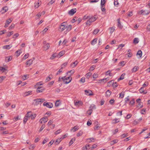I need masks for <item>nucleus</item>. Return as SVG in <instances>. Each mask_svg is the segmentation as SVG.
I'll list each match as a JSON object with an SVG mask.
<instances>
[{"label": "nucleus", "instance_id": "obj_41", "mask_svg": "<svg viewBox=\"0 0 150 150\" xmlns=\"http://www.w3.org/2000/svg\"><path fill=\"white\" fill-rule=\"evenodd\" d=\"M12 20L11 18H10L9 19L7 20L6 21V23L8 25L12 21Z\"/></svg>", "mask_w": 150, "mask_h": 150}, {"label": "nucleus", "instance_id": "obj_11", "mask_svg": "<svg viewBox=\"0 0 150 150\" xmlns=\"http://www.w3.org/2000/svg\"><path fill=\"white\" fill-rule=\"evenodd\" d=\"M71 29V25H69L66 26V31H65V33H66L70 31Z\"/></svg>", "mask_w": 150, "mask_h": 150}, {"label": "nucleus", "instance_id": "obj_18", "mask_svg": "<svg viewBox=\"0 0 150 150\" xmlns=\"http://www.w3.org/2000/svg\"><path fill=\"white\" fill-rule=\"evenodd\" d=\"M78 63V62L77 60H76L73 63L71 64V66L72 67H74L76 66L77 64Z\"/></svg>", "mask_w": 150, "mask_h": 150}, {"label": "nucleus", "instance_id": "obj_54", "mask_svg": "<svg viewBox=\"0 0 150 150\" xmlns=\"http://www.w3.org/2000/svg\"><path fill=\"white\" fill-rule=\"evenodd\" d=\"M137 107L139 108H141L143 107V104H142V103L141 102L138 103L137 105Z\"/></svg>", "mask_w": 150, "mask_h": 150}, {"label": "nucleus", "instance_id": "obj_50", "mask_svg": "<svg viewBox=\"0 0 150 150\" xmlns=\"http://www.w3.org/2000/svg\"><path fill=\"white\" fill-rule=\"evenodd\" d=\"M96 66L94 65H93L92 66H91L90 69H89V70L90 71H93V70L95 68Z\"/></svg>", "mask_w": 150, "mask_h": 150}, {"label": "nucleus", "instance_id": "obj_61", "mask_svg": "<svg viewBox=\"0 0 150 150\" xmlns=\"http://www.w3.org/2000/svg\"><path fill=\"white\" fill-rule=\"evenodd\" d=\"M124 46V45L123 44H121L119 45L118 46V48H120V49H122V48Z\"/></svg>", "mask_w": 150, "mask_h": 150}, {"label": "nucleus", "instance_id": "obj_15", "mask_svg": "<svg viewBox=\"0 0 150 150\" xmlns=\"http://www.w3.org/2000/svg\"><path fill=\"white\" fill-rule=\"evenodd\" d=\"M139 69V67L138 66H135L132 69L131 71L132 72H135Z\"/></svg>", "mask_w": 150, "mask_h": 150}, {"label": "nucleus", "instance_id": "obj_6", "mask_svg": "<svg viewBox=\"0 0 150 150\" xmlns=\"http://www.w3.org/2000/svg\"><path fill=\"white\" fill-rule=\"evenodd\" d=\"M66 22H64L62 23L61 25L60 26L59 28L62 31H63L66 29Z\"/></svg>", "mask_w": 150, "mask_h": 150}, {"label": "nucleus", "instance_id": "obj_43", "mask_svg": "<svg viewBox=\"0 0 150 150\" xmlns=\"http://www.w3.org/2000/svg\"><path fill=\"white\" fill-rule=\"evenodd\" d=\"M63 67H62L59 70L57 71L56 74V75H58L62 71V69L63 68Z\"/></svg>", "mask_w": 150, "mask_h": 150}, {"label": "nucleus", "instance_id": "obj_30", "mask_svg": "<svg viewBox=\"0 0 150 150\" xmlns=\"http://www.w3.org/2000/svg\"><path fill=\"white\" fill-rule=\"evenodd\" d=\"M97 38H95L94 39H93L91 41V44L93 45H94L97 42Z\"/></svg>", "mask_w": 150, "mask_h": 150}, {"label": "nucleus", "instance_id": "obj_46", "mask_svg": "<svg viewBox=\"0 0 150 150\" xmlns=\"http://www.w3.org/2000/svg\"><path fill=\"white\" fill-rule=\"evenodd\" d=\"M124 92H122L120 94L119 97L120 98H123L124 97Z\"/></svg>", "mask_w": 150, "mask_h": 150}, {"label": "nucleus", "instance_id": "obj_63", "mask_svg": "<svg viewBox=\"0 0 150 150\" xmlns=\"http://www.w3.org/2000/svg\"><path fill=\"white\" fill-rule=\"evenodd\" d=\"M132 115L131 114H128L126 116V118L127 119H128L130 118L132 116Z\"/></svg>", "mask_w": 150, "mask_h": 150}, {"label": "nucleus", "instance_id": "obj_38", "mask_svg": "<svg viewBox=\"0 0 150 150\" xmlns=\"http://www.w3.org/2000/svg\"><path fill=\"white\" fill-rule=\"evenodd\" d=\"M94 139L92 138H89L87 139V141L89 143L94 142Z\"/></svg>", "mask_w": 150, "mask_h": 150}, {"label": "nucleus", "instance_id": "obj_32", "mask_svg": "<svg viewBox=\"0 0 150 150\" xmlns=\"http://www.w3.org/2000/svg\"><path fill=\"white\" fill-rule=\"evenodd\" d=\"M29 119L25 115V117H24V119L23 120V123L24 124H25V123H26V122H27V120H28Z\"/></svg>", "mask_w": 150, "mask_h": 150}, {"label": "nucleus", "instance_id": "obj_35", "mask_svg": "<svg viewBox=\"0 0 150 150\" xmlns=\"http://www.w3.org/2000/svg\"><path fill=\"white\" fill-rule=\"evenodd\" d=\"M75 138H73L71 139L69 143V145H71L75 141Z\"/></svg>", "mask_w": 150, "mask_h": 150}, {"label": "nucleus", "instance_id": "obj_52", "mask_svg": "<svg viewBox=\"0 0 150 150\" xmlns=\"http://www.w3.org/2000/svg\"><path fill=\"white\" fill-rule=\"evenodd\" d=\"M21 51V50H18V51H17L16 52V55L17 56H19L20 55V52H21L20 51Z\"/></svg>", "mask_w": 150, "mask_h": 150}, {"label": "nucleus", "instance_id": "obj_22", "mask_svg": "<svg viewBox=\"0 0 150 150\" xmlns=\"http://www.w3.org/2000/svg\"><path fill=\"white\" fill-rule=\"evenodd\" d=\"M29 74H26L22 76V78L23 80H25L29 77Z\"/></svg>", "mask_w": 150, "mask_h": 150}, {"label": "nucleus", "instance_id": "obj_62", "mask_svg": "<svg viewBox=\"0 0 150 150\" xmlns=\"http://www.w3.org/2000/svg\"><path fill=\"white\" fill-rule=\"evenodd\" d=\"M45 127V125H42L40 128V131H42L43 129Z\"/></svg>", "mask_w": 150, "mask_h": 150}, {"label": "nucleus", "instance_id": "obj_60", "mask_svg": "<svg viewBox=\"0 0 150 150\" xmlns=\"http://www.w3.org/2000/svg\"><path fill=\"white\" fill-rule=\"evenodd\" d=\"M91 23V22L88 19L87 22H86V24L87 25H90Z\"/></svg>", "mask_w": 150, "mask_h": 150}, {"label": "nucleus", "instance_id": "obj_21", "mask_svg": "<svg viewBox=\"0 0 150 150\" xmlns=\"http://www.w3.org/2000/svg\"><path fill=\"white\" fill-rule=\"evenodd\" d=\"M43 89H42L41 87H38L37 89V92L38 93L42 92L43 91Z\"/></svg>", "mask_w": 150, "mask_h": 150}, {"label": "nucleus", "instance_id": "obj_14", "mask_svg": "<svg viewBox=\"0 0 150 150\" xmlns=\"http://www.w3.org/2000/svg\"><path fill=\"white\" fill-rule=\"evenodd\" d=\"M50 47V45L49 43H47L43 46L44 50L46 51Z\"/></svg>", "mask_w": 150, "mask_h": 150}, {"label": "nucleus", "instance_id": "obj_2", "mask_svg": "<svg viewBox=\"0 0 150 150\" xmlns=\"http://www.w3.org/2000/svg\"><path fill=\"white\" fill-rule=\"evenodd\" d=\"M25 115L28 117L29 119L30 118L33 120L36 117V114L34 113H32L31 111H29Z\"/></svg>", "mask_w": 150, "mask_h": 150}, {"label": "nucleus", "instance_id": "obj_3", "mask_svg": "<svg viewBox=\"0 0 150 150\" xmlns=\"http://www.w3.org/2000/svg\"><path fill=\"white\" fill-rule=\"evenodd\" d=\"M150 11L149 10H142L138 11V13L139 14L141 15L142 14L144 15H147L149 13Z\"/></svg>", "mask_w": 150, "mask_h": 150}, {"label": "nucleus", "instance_id": "obj_12", "mask_svg": "<svg viewBox=\"0 0 150 150\" xmlns=\"http://www.w3.org/2000/svg\"><path fill=\"white\" fill-rule=\"evenodd\" d=\"M34 59V58H33V59H30L26 62V64L28 66H30L32 64L33 62Z\"/></svg>", "mask_w": 150, "mask_h": 150}, {"label": "nucleus", "instance_id": "obj_5", "mask_svg": "<svg viewBox=\"0 0 150 150\" xmlns=\"http://www.w3.org/2000/svg\"><path fill=\"white\" fill-rule=\"evenodd\" d=\"M43 105L49 108H52L53 107V105L52 103H48L46 102L44 103Z\"/></svg>", "mask_w": 150, "mask_h": 150}, {"label": "nucleus", "instance_id": "obj_33", "mask_svg": "<svg viewBox=\"0 0 150 150\" xmlns=\"http://www.w3.org/2000/svg\"><path fill=\"white\" fill-rule=\"evenodd\" d=\"M119 122V120L117 119H115L113 120L112 123L113 124H116Z\"/></svg>", "mask_w": 150, "mask_h": 150}, {"label": "nucleus", "instance_id": "obj_20", "mask_svg": "<svg viewBox=\"0 0 150 150\" xmlns=\"http://www.w3.org/2000/svg\"><path fill=\"white\" fill-rule=\"evenodd\" d=\"M12 47V45L11 44L9 45H6L3 47V48L4 49H9Z\"/></svg>", "mask_w": 150, "mask_h": 150}, {"label": "nucleus", "instance_id": "obj_34", "mask_svg": "<svg viewBox=\"0 0 150 150\" xmlns=\"http://www.w3.org/2000/svg\"><path fill=\"white\" fill-rule=\"evenodd\" d=\"M42 14V13H41L40 12H39L38 14H37L36 16V19H38L39 18L40 16H41Z\"/></svg>", "mask_w": 150, "mask_h": 150}, {"label": "nucleus", "instance_id": "obj_48", "mask_svg": "<svg viewBox=\"0 0 150 150\" xmlns=\"http://www.w3.org/2000/svg\"><path fill=\"white\" fill-rule=\"evenodd\" d=\"M57 55V54L55 53H54L52 55V57H50V59H54V58L56 57V56Z\"/></svg>", "mask_w": 150, "mask_h": 150}, {"label": "nucleus", "instance_id": "obj_10", "mask_svg": "<svg viewBox=\"0 0 150 150\" xmlns=\"http://www.w3.org/2000/svg\"><path fill=\"white\" fill-rule=\"evenodd\" d=\"M76 8L72 9L69 11L68 13L70 15H73L76 12Z\"/></svg>", "mask_w": 150, "mask_h": 150}, {"label": "nucleus", "instance_id": "obj_56", "mask_svg": "<svg viewBox=\"0 0 150 150\" xmlns=\"http://www.w3.org/2000/svg\"><path fill=\"white\" fill-rule=\"evenodd\" d=\"M98 74H97L95 73L93 75V78H96L98 76Z\"/></svg>", "mask_w": 150, "mask_h": 150}, {"label": "nucleus", "instance_id": "obj_58", "mask_svg": "<svg viewBox=\"0 0 150 150\" xmlns=\"http://www.w3.org/2000/svg\"><path fill=\"white\" fill-rule=\"evenodd\" d=\"M144 87H142L139 90V92L141 93H143V92H144Z\"/></svg>", "mask_w": 150, "mask_h": 150}, {"label": "nucleus", "instance_id": "obj_37", "mask_svg": "<svg viewBox=\"0 0 150 150\" xmlns=\"http://www.w3.org/2000/svg\"><path fill=\"white\" fill-rule=\"evenodd\" d=\"M29 56V54L28 53L26 54L23 57L22 59L23 60H25Z\"/></svg>", "mask_w": 150, "mask_h": 150}, {"label": "nucleus", "instance_id": "obj_7", "mask_svg": "<svg viewBox=\"0 0 150 150\" xmlns=\"http://www.w3.org/2000/svg\"><path fill=\"white\" fill-rule=\"evenodd\" d=\"M98 17L96 16H89L88 19L92 23L95 21Z\"/></svg>", "mask_w": 150, "mask_h": 150}, {"label": "nucleus", "instance_id": "obj_39", "mask_svg": "<svg viewBox=\"0 0 150 150\" xmlns=\"http://www.w3.org/2000/svg\"><path fill=\"white\" fill-rule=\"evenodd\" d=\"M90 109H96V107L95 105L94 104H92L91 105L90 108Z\"/></svg>", "mask_w": 150, "mask_h": 150}, {"label": "nucleus", "instance_id": "obj_31", "mask_svg": "<svg viewBox=\"0 0 150 150\" xmlns=\"http://www.w3.org/2000/svg\"><path fill=\"white\" fill-rule=\"evenodd\" d=\"M32 94V92L31 91H29L28 92H25L24 93V95L25 96H28L29 95H30Z\"/></svg>", "mask_w": 150, "mask_h": 150}, {"label": "nucleus", "instance_id": "obj_27", "mask_svg": "<svg viewBox=\"0 0 150 150\" xmlns=\"http://www.w3.org/2000/svg\"><path fill=\"white\" fill-rule=\"evenodd\" d=\"M30 146L29 149L30 150H33L35 147V144H33L30 145Z\"/></svg>", "mask_w": 150, "mask_h": 150}, {"label": "nucleus", "instance_id": "obj_13", "mask_svg": "<svg viewBox=\"0 0 150 150\" xmlns=\"http://www.w3.org/2000/svg\"><path fill=\"white\" fill-rule=\"evenodd\" d=\"M79 129V126H75L74 127L72 128L71 129V131L73 132H75L76 131H77Z\"/></svg>", "mask_w": 150, "mask_h": 150}, {"label": "nucleus", "instance_id": "obj_1", "mask_svg": "<svg viewBox=\"0 0 150 150\" xmlns=\"http://www.w3.org/2000/svg\"><path fill=\"white\" fill-rule=\"evenodd\" d=\"M45 100L44 98H37L34 99V101L35 102V104L36 105L42 104L44 102Z\"/></svg>", "mask_w": 150, "mask_h": 150}, {"label": "nucleus", "instance_id": "obj_26", "mask_svg": "<svg viewBox=\"0 0 150 150\" xmlns=\"http://www.w3.org/2000/svg\"><path fill=\"white\" fill-rule=\"evenodd\" d=\"M139 41V40L138 38H136L133 40V42L135 44H137Z\"/></svg>", "mask_w": 150, "mask_h": 150}, {"label": "nucleus", "instance_id": "obj_17", "mask_svg": "<svg viewBox=\"0 0 150 150\" xmlns=\"http://www.w3.org/2000/svg\"><path fill=\"white\" fill-rule=\"evenodd\" d=\"M108 80L109 79L108 78L100 79L99 80V83H101V81H103L104 83H105L108 81Z\"/></svg>", "mask_w": 150, "mask_h": 150}, {"label": "nucleus", "instance_id": "obj_8", "mask_svg": "<svg viewBox=\"0 0 150 150\" xmlns=\"http://www.w3.org/2000/svg\"><path fill=\"white\" fill-rule=\"evenodd\" d=\"M85 94L87 96H91L93 94V93L91 90H85Z\"/></svg>", "mask_w": 150, "mask_h": 150}, {"label": "nucleus", "instance_id": "obj_55", "mask_svg": "<svg viewBox=\"0 0 150 150\" xmlns=\"http://www.w3.org/2000/svg\"><path fill=\"white\" fill-rule=\"evenodd\" d=\"M99 30L98 29H96L93 31V33L94 34H96L98 33L99 32Z\"/></svg>", "mask_w": 150, "mask_h": 150}, {"label": "nucleus", "instance_id": "obj_9", "mask_svg": "<svg viewBox=\"0 0 150 150\" xmlns=\"http://www.w3.org/2000/svg\"><path fill=\"white\" fill-rule=\"evenodd\" d=\"M48 120V118L47 117H44L41 119L40 122L41 123H42L43 122L44 123L46 122Z\"/></svg>", "mask_w": 150, "mask_h": 150}, {"label": "nucleus", "instance_id": "obj_51", "mask_svg": "<svg viewBox=\"0 0 150 150\" xmlns=\"http://www.w3.org/2000/svg\"><path fill=\"white\" fill-rule=\"evenodd\" d=\"M118 0H115L114 1V4L115 6H117L118 4Z\"/></svg>", "mask_w": 150, "mask_h": 150}, {"label": "nucleus", "instance_id": "obj_42", "mask_svg": "<svg viewBox=\"0 0 150 150\" xmlns=\"http://www.w3.org/2000/svg\"><path fill=\"white\" fill-rule=\"evenodd\" d=\"M60 104V102L59 100H57L55 103V106L56 107L58 106Z\"/></svg>", "mask_w": 150, "mask_h": 150}, {"label": "nucleus", "instance_id": "obj_4", "mask_svg": "<svg viewBox=\"0 0 150 150\" xmlns=\"http://www.w3.org/2000/svg\"><path fill=\"white\" fill-rule=\"evenodd\" d=\"M72 80V77L70 76L63 79L64 83L66 84L70 83Z\"/></svg>", "mask_w": 150, "mask_h": 150}, {"label": "nucleus", "instance_id": "obj_23", "mask_svg": "<svg viewBox=\"0 0 150 150\" xmlns=\"http://www.w3.org/2000/svg\"><path fill=\"white\" fill-rule=\"evenodd\" d=\"M108 29L110 30V33L111 34H112L113 32L115 30V29L113 27L110 28Z\"/></svg>", "mask_w": 150, "mask_h": 150}, {"label": "nucleus", "instance_id": "obj_44", "mask_svg": "<svg viewBox=\"0 0 150 150\" xmlns=\"http://www.w3.org/2000/svg\"><path fill=\"white\" fill-rule=\"evenodd\" d=\"M13 31H11L8 33L7 34V37H9L11 35H13Z\"/></svg>", "mask_w": 150, "mask_h": 150}, {"label": "nucleus", "instance_id": "obj_45", "mask_svg": "<svg viewBox=\"0 0 150 150\" xmlns=\"http://www.w3.org/2000/svg\"><path fill=\"white\" fill-rule=\"evenodd\" d=\"M62 130L61 129H59L57 130L56 132H54V134L56 135H57L59 133H60L61 132H62Z\"/></svg>", "mask_w": 150, "mask_h": 150}, {"label": "nucleus", "instance_id": "obj_57", "mask_svg": "<svg viewBox=\"0 0 150 150\" xmlns=\"http://www.w3.org/2000/svg\"><path fill=\"white\" fill-rule=\"evenodd\" d=\"M80 81L84 83L85 81V78L84 77H82L80 80Z\"/></svg>", "mask_w": 150, "mask_h": 150}, {"label": "nucleus", "instance_id": "obj_47", "mask_svg": "<svg viewBox=\"0 0 150 150\" xmlns=\"http://www.w3.org/2000/svg\"><path fill=\"white\" fill-rule=\"evenodd\" d=\"M74 71H75L74 70V69H72L70 71H69L67 73L68 74L69 73H71V74L70 75H71L74 73Z\"/></svg>", "mask_w": 150, "mask_h": 150}, {"label": "nucleus", "instance_id": "obj_16", "mask_svg": "<svg viewBox=\"0 0 150 150\" xmlns=\"http://www.w3.org/2000/svg\"><path fill=\"white\" fill-rule=\"evenodd\" d=\"M12 59V57L11 56L6 57L5 59V61L6 62H8L10 61Z\"/></svg>", "mask_w": 150, "mask_h": 150}, {"label": "nucleus", "instance_id": "obj_64", "mask_svg": "<svg viewBox=\"0 0 150 150\" xmlns=\"http://www.w3.org/2000/svg\"><path fill=\"white\" fill-rule=\"evenodd\" d=\"M134 103V99H132L130 102V104L131 105H133Z\"/></svg>", "mask_w": 150, "mask_h": 150}, {"label": "nucleus", "instance_id": "obj_53", "mask_svg": "<svg viewBox=\"0 0 150 150\" xmlns=\"http://www.w3.org/2000/svg\"><path fill=\"white\" fill-rule=\"evenodd\" d=\"M64 54V51H62L59 52V55L61 56Z\"/></svg>", "mask_w": 150, "mask_h": 150}, {"label": "nucleus", "instance_id": "obj_59", "mask_svg": "<svg viewBox=\"0 0 150 150\" xmlns=\"http://www.w3.org/2000/svg\"><path fill=\"white\" fill-rule=\"evenodd\" d=\"M105 3V0H101V5H104Z\"/></svg>", "mask_w": 150, "mask_h": 150}, {"label": "nucleus", "instance_id": "obj_29", "mask_svg": "<svg viewBox=\"0 0 150 150\" xmlns=\"http://www.w3.org/2000/svg\"><path fill=\"white\" fill-rule=\"evenodd\" d=\"M125 75V73L122 74L120 76V78L118 79V81H119L120 80H121L124 79V76Z\"/></svg>", "mask_w": 150, "mask_h": 150}, {"label": "nucleus", "instance_id": "obj_49", "mask_svg": "<svg viewBox=\"0 0 150 150\" xmlns=\"http://www.w3.org/2000/svg\"><path fill=\"white\" fill-rule=\"evenodd\" d=\"M106 74L107 75H109L110 76H111L112 75V74L110 73V71L109 70L106 72Z\"/></svg>", "mask_w": 150, "mask_h": 150}, {"label": "nucleus", "instance_id": "obj_40", "mask_svg": "<svg viewBox=\"0 0 150 150\" xmlns=\"http://www.w3.org/2000/svg\"><path fill=\"white\" fill-rule=\"evenodd\" d=\"M81 102L80 101H76L74 103L75 105H80L81 104Z\"/></svg>", "mask_w": 150, "mask_h": 150}, {"label": "nucleus", "instance_id": "obj_24", "mask_svg": "<svg viewBox=\"0 0 150 150\" xmlns=\"http://www.w3.org/2000/svg\"><path fill=\"white\" fill-rule=\"evenodd\" d=\"M92 75V73L91 72L88 73L85 75V76L88 79H89Z\"/></svg>", "mask_w": 150, "mask_h": 150}, {"label": "nucleus", "instance_id": "obj_28", "mask_svg": "<svg viewBox=\"0 0 150 150\" xmlns=\"http://www.w3.org/2000/svg\"><path fill=\"white\" fill-rule=\"evenodd\" d=\"M83 133V132L81 130L79 131V132L77 134L76 136L78 137L81 136Z\"/></svg>", "mask_w": 150, "mask_h": 150}, {"label": "nucleus", "instance_id": "obj_19", "mask_svg": "<svg viewBox=\"0 0 150 150\" xmlns=\"http://www.w3.org/2000/svg\"><path fill=\"white\" fill-rule=\"evenodd\" d=\"M111 93V92L109 90H108L105 92L106 96L107 97L110 96Z\"/></svg>", "mask_w": 150, "mask_h": 150}, {"label": "nucleus", "instance_id": "obj_25", "mask_svg": "<svg viewBox=\"0 0 150 150\" xmlns=\"http://www.w3.org/2000/svg\"><path fill=\"white\" fill-rule=\"evenodd\" d=\"M142 55V52L141 50H139L137 54V55H139V57H141Z\"/></svg>", "mask_w": 150, "mask_h": 150}, {"label": "nucleus", "instance_id": "obj_36", "mask_svg": "<svg viewBox=\"0 0 150 150\" xmlns=\"http://www.w3.org/2000/svg\"><path fill=\"white\" fill-rule=\"evenodd\" d=\"M52 78V75H50L48 77H47L46 81V82H47L50 80Z\"/></svg>", "mask_w": 150, "mask_h": 150}]
</instances>
